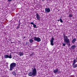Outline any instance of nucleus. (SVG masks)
Listing matches in <instances>:
<instances>
[{
    "label": "nucleus",
    "mask_w": 77,
    "mask_h": 77,
    "mask_svg": "<svg viewBox=\"0 0 77 77\" xmlns=\"http://www.w3.org/2000/svg\"><path fill=\"white\" fill-rule=\"evenodd\" d=\"M69 17H72V15L71 14H69Z\"/></svg>",
    "instance_id": "obj_19"
},
{
    "label": "nucleus",
    "mask_w": 77,
    "mask_h": 77,
    "mask_svg": "<svg viewBox=\"0 0 77 77\" xmlns=\"http://www.w3.org/2000/svg\"><path fill=\"white\" fill-rule=\"evenodd\" d=\"M76 48V46L75 45H73L72 46L71 48L72 50H74V49L75 48Z\"/></svg>",
    "instance_id": "obj_11"
},
{
    "label": "nucleus",
    "mask_w": 77,
    "mask_h": 77,
    "mask_svg": "<svg viewBox=\"0 0 77 77\" xmlns=\"http://www.w3.org/2000/svg\"><path fill=\"white\" fill-rule=\"evenodd\" d=\"M60 72H58V73H60Z\"/></svg>",
    "instance_id": "obj_28"
},
{
    "label": "nucleus",
    "mask_w": 77,
    "mask_h": 77,
    "mask_svg": "<svg viewBox=\"0 0 77 77\" xmlns=\"http://www.w3.org/2000/svg\"><path fill=\"white\" fill-rule=\"evenodd\" d=\"M58 72V69H57L53 71L54 73H56Z\"/></svg>",
    "instance_id": "obj_12"
},
{
    "label": "nucleus",
    "mask_w": 77,
    "mask_h": 77,
    "mask_svg": "<svg viewBox=\"0 0 77 77\" xmlns=\"http://www.w3.org/2000/svg\"><path fill=\"white\" fill-rule=\"evenodd\" d=\"M37 74V71H36V69L34 68L32 70V72H30L28 74V75L31 77H35Z\"/></svg>",
    "instance_id": "obj_1"
},
{
    "label": "nucleus",
    "mask_w": 77,
    "mask_h": 77,
    "mask_svg": "<svg viewBox=\"0 0 77 77\" xmlns=\"http://www.w3.org/2000/svg\"><path fill=\"white\" fill-rule=\"evenodd\" d=\"M36 17L37 20H38V21H40L41 17L39 16V15L38 14V13H37L36 14Z\"/></svg>",
    "instance_id": "obj_8"
},
{
    "label": "nucleus",
    "mask_w": 77,
    "mask_h": 77,
    "mask_svg": "<svg viewBox=\"0 0 77 77\" xmlns=\"http://www.w3.org/2000/svg\"><path fill=\"white\" fill-rule=\"evenodd\" d=\"M34 24V23L32 22L31 23V24H32V25H33Z\"/></svg>",
    "instance_id": "obj_23"
},
{
    "label": "nucleus",
    "mask_w": 77,
    "mask_h": 77,
    "mask_svg": "<svg viewBox=\"0 0 77 77\" xmlns=\"http://www.w3.org/2000/svg\"><path fill=\"white\" fill-rule=\"evenodd\" d=\"M8 1L9 2H11L12 1V0H8Z\"/></svg>",
    "instance_id": "obj_21"
},
{
    "label": "nucleus",
    "mask_w": 77,
    "mask_h": 77,
    "mask_svg": "<svg viewBox=\"0 0 77 77\" xmlns=\"http://www.w3.org/2000/svg\"><path fill=\"white\" fill-rule=\"evenodd\" d=\"M54 40V38L53 37H52V38L50 40L51 44L52 46H53V45H54V44L53 43Z\"/></svg>",
    "instance_id": "obj_5"
},
{
    "label": "nucleus",
    "mask_w": 77,
    "mask_h": 77,
    "mask_svg": "<svg viewBox=\"0 0 77 77\" xmlns=\"http://www.w3.org/2000/svg\"><path fill=\"white\" fill-rule=\"evenodd\" d=\"M12 55H11V54L9 56L8 55H5L4 56V57L6 59H7V58H9L10 59H11L12 58Z\"/></svg>",
    "instance_id": "obj_6"
},
{
    "label": "nucleus",
    "mask_w": 77,
    "mask_h": 77,
    "mask_svg": "<svg viewBox=\"0 0 77 77\" xmlns=\"http://www.w3.org/2000/svg\"><path fill=\"white\" fill-rule=\"evenodd\" d=\"M29 45V42H26V45Z\"/></svg>",
    "instance_id": "obj_18"
},
{
    "label": "nucleus",
    "mask_w": 77,
    "mask_h": 77,
    "mask_svg": "<svg viewBox=\"0 0 77 77\" xmlns=\"http://www.w3.org/2000/svg\"><path fill=\"white\" fill-rule=\"evenodd\" d=\"M34 55V53H32L31 56H33Z\"/></svg>",
    "instance_id": "obj_20"
},
{
    "label": "nucleus",
    "mask_w": 77,
    "mask_h": 77,
    "mask_svg": "<svg viewBox=\"0 0 77 77\" xmlns=\"http://www.w3.org/2000/svg\"><path fill=\"white\" fill-rule=\"evenodd\" d=\"M63 36L64 42L65 43H66L67 45L69 44V45H68L70 46V45H71L69 44L70 43L69 39L68 38L69 37H67V36H65V35H63Z\"/></svg>",
    "instance_id": "obj_2"
},
{
    "label": "nucleus",
    "mask_w": 77,
    "mask_h": 77,
    "mask_svg": "<svg viewBox=\"0 0 77 77\" xmlns=\"http://www.w3.org/2000/svg\"><path fill=\"white\" fill-rule=\"evenodd\" d=\"M12 73L13 75H17V73H16V72L15 71L12 72Z\"/></svg>",
    "instance_id": "obj_13"
},
{
    "label": "nucleus",
    "mask_w": 77,
    "mask_h": 77,
    "mask_svg": "<svg viewBox=\"0 0 77 77\" xmlns=\"http://www.w3.org/2000/svg\"><path fill=\"white\" fill-rule=\"evenodd\" d=\"M10 71H12L13 69H14L16 66V63H12L10 65Z\"/></svg>",
    "instance_id": "obj_3"
},
{
    "label": "nucleus",
    "mask_w": 77,
    "mask_h": 77,
    "mask_svg": "<svg viewBox=\"0 0 77 77\" xmlns=\"http://www.w3.org/2000/svg\"><path fill=\"white\" fill-rule=\"evenodd\" d=\"M42 1H45V0H42Z\"/></svg>",
    "instance_id": "obj_29"
},
{
    "label": "nucleus",
    "mask_w": 77,
    "mask_h": 77,
    "mask_svg": "<svg viewBox=\"0 0 77 77\" xmlns=\"http://www.w3.org/2000/svg\"><path fill=\"white\" fill-rule=\"evenodd\" d=\"M33 39L35 41H37V42H38L41 41V38H40L39 37H37L36 36H35L34 37Z\"/></svg>",
    "instance_id": "obj_4"
},
{
    "label": "nucleus",
    "mask_w": 77,
    "mask_h": 77,
    "mask_svg": "<svg viewBox=\"0 0 77 77\" xmlns=\"http://www.w3.org/2000/svg\"><path fill=\"white\" fill-rule=\"evenodd\" d=\"M20 26H17V29H20Z\"/></svg>",
    "instance_id": "obj_22"
},
{
    "label": "nucleus",
    "mask_w": 77,
    "mask_h": 77,
    "mask_svg": "<svg viewBox=\"0 0 77 77\" xmlns=\"http://www.w3.org/2000/svg\"><path fill=\"white\" fill-rule=\"evenodd\" d=\"M60 21V20H57V21Z\"/></svg>",
    "instance_id": "obj_26"
},
{
    "label": "nucleus",
    "mask_w": 77,
    "mask_h": 77,
    "mask_svg": "<svg viewBox=\"0 0 77 77\" xmlns=\"http://www.w3.org/2000/svg\"><path fill=\"white\" fill-rule=\"evenodd\" d=\"M33 26L34 28H36V25H35V24L33 25Z\"/></svg>",
    "instance_id": "obj_17"
},
{
    "label": "nucleus",
    "mask_w": 77,
    "mask_h": 77,
    "mask_svg": "<svg viewBox=\"0 0 77 77\" xmlns=\"http://www.w3.org/2000/svg\"><path fill=\"white\" fill-rule=\"evenodd\" d=\"M26 38V37H25V36H24V37H23V38Z\"/></svg>",
    "instance_id": "obj_27"
},
{
    "label": "nucleus",
    "mask_w": 77,
    "mask_h": 77,
    "mask_svg": "<svg viewBox=\"0 0 77 77\" xmlns=\"http://www.w3.org/2000/svg\"><path fill=\"white\" fill-rule=\"evenodd\" d=\"M50 12V8H45V12H46V13H49Z\"/></svg>",
    "instance_id": "obj_7"
},
{
    "label": "nucleus",
    "mask_w": 77,
    "mask_h": 77,
    "mask_svg": "<svg viewBox=\"0 0 77 77\" xmlns=\"http://www.w3.org/2000/svg\"><path fill=\"white\" fill-rule=\"evenodd\" d=\"M60 23H63V20H62L61 18H60Z\"/></svg>",
    "instance_id": "obj_15"
},
{
    "label": "nucleus",
    "mask_w": 77,
    "mask_h": 77,
    "mask_svg": "<svg viewBox=\"0 0 77 77\" xmlns=\"http://www.w3.org/2000/svg\"><path fill=\"white\" fill-rule=\"evenodd\" d=\"M19 24H20V20H19Z\"/></svg>",
    "instance_id": "obj_24"
},
{
    "label": "nucleus",
    "mask_w": 77,
    "mask_h": 77,
    "mask_svg": "<svg viewBox=\"0 0 77 77\" xmlns=\"http://www.w3.org/2000/svg\"><path fill=\"white\" fill-rule=\"evenodd\" d=\"M19 54L20 56H22L24 55V53L23 52H19Z\"/></svg>",
    "instance_id": "obj_9"
},
{
    "label": "nucleus",
    "mask_w": 77,
    "mask_h": 77,
    "mask_svg": "<svg viewBox=\"0 0 77 77\" xmlns=\"http://www.w3.org/2000/svg\"><path fill=\"white\" fill-rule=\"evenodd\" d=\"M76 40H77V38H74L72 40V42L73 43V44H74L75 43V42L76 41Z\"/></svg>",
    "instance_id": "obj_10"
},
{
    "label": "nucleus",
    "mask_w": 77,
    "mask_h": 77,
    "mask_svg": "<svg viewBox=\"0 0 77 77\" xmlns=\"http://www.w3.org/2000/svg\"><path fill=\"white\" fill-rule=\"evenodd\" d=\"M29 42L30 43H33V40L32 39H30L29 40Z\"/></svg>",
    "instance_id": "obj_14"
},
{
    "label": "nucleus",
    "mask_w": 77,
    "mask_h": 77,
    "mask_svg": "<svg viewBox=\"0 0 77 77\" xmlns=\"http://www.w3.org/2000/svg\"><path fill=\"white\" fill-rule=\"evenodd\" d=\"M26 45L25 44H23V45H24V46H26Z\"/></svg>",
    "instance_id": "obj_25"
},
{
    "label": "nucleus",
    "mask_w": 77,
    "mask_h": 77,
    "mask_svg": "<svg viewBox=\"0 0 77 77\" xmlns=\"http://www.w3.org/2000/svg\"><path fill=\"white\" fill-rule=\"evenodd\" d=\"M62 44H63V46H65L66 45V43H62Z\"/></svg>",
    "instance_id": "obj_16"
}]
</instances>
